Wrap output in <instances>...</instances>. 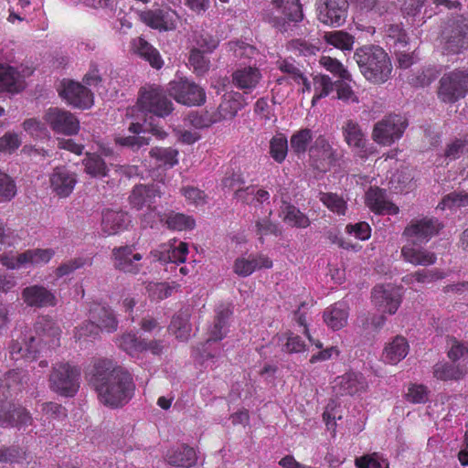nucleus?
I'll return each mask as SVG.
<instances>
[{
	"label": "nucleus",
	"mask_w": 468,
	"mask_h": 468,
	"mask_svg": "<svg viewBox=\"0 0 468 468\" xmlns=\"http://www.w3.org/2000/svg\"><path fill=\"white\" fill-rule=\"evenodd\" d=\"M89 382L99 401L111 409L122 408L132 399L135 391L132 374L107 358L94 362Z\"/></svg>",
	"instance_id": "f257e3e1"
},
{
	"label": "nucleus",
	"mask_w": 468,
	"mask_h": 468,
	"mask_svg": "<svg viewBox=\"0 0 468 468\" xmlns=\"http://www.w3.org/2000/svg\"><path fill=\"white\" fill-rule=\"evenodd\" d=\"M12 336L9 353L14 360H34L47 356L60 345V329L48 316L38 317L32 329L16 330Z\"/></svg>",
	"instance_id": "f03ea898"
},
{
	"label": "nucleus",
	"mask_w": 468,
	"mask_h": 468,
	"mask_svg": "<svg viewBox=\"0 0 468 468\" xmlns=\"http://www.w3.org/2000/svg\"><path fill=\"white\" fill-rule=\"evenodd\" d=\"M22 373L8 371L0 378V427L22 429L32 424L29 411L14 401L15 395L21 390Z\"/></svg>",
	"instance_id": "7ed1b4c3"
},
{
	"label": "nucleus",
	"mask_w": 468,
	"mask_h": 468,
	"mask_svg": "<svg viewBox=\"0 0 468 468\" xmlns=\"http://www.w3.org/2000/svg\"><path fill=\"white\" fill-rule=\"evenodd\" d=\"M359 71L373 84H382L391 78L392 63L388 53L379 46L365 45L354 53Z\"/></svg>",
	"instance_id": "20e7f679"
},
{
	"label": "nucleus",
	"mask_w": 468,
	"mask_h": 468,
	"mask_svg": "<svg viewBox=\"0 0 468 468\" xmlns=\"http://www.w3.org/2000/svg\"><path fill=\"white\" fill-rule=\"evenodd\" d=\"M265 19L282 33H286L303 18L300 0H272L265 10Z\"/></svg>",
	"instance_id": "39448f33"
},
{
	"label": "nucleus",
	"mask_w": 468,
	"mask_h": 468,
	"mask_svg": "<svg viewBox=\"0 0 468 468\" xmlns=\"http://www.w3.org/2000/svg\"><path fill=\"white\" fill-rule=\"evenodd\" d=\"M443 49L452 55L462 54L468 50V16H451L441 29Z\"/></svg>",
	"instance_id": "423d86ee"
},
{
	"label": "nucleus",
	"mask_w": 468,
	"mask_h": 468,
	"mask_svg": "<svg viewBox=\"0 0 468 468\" xmlns=\"http://www.w3.org/2000/svg\"><path fill=\"white\" fill-rule=\"evenodd\" d=\"M80 368L69 362H58L53 365L48 378V385L52 391L71 398L80 388Z\"/></svg>",
	"instance_id": "0eeeda50"
},
{
	"label": "nucleus",
	"mask_w": 468,
	"mask_h": 468,
	"mask_svg": "<svg viewBox=\"0 0 468 468\" xmlns=\"http://www.w3.org/2000/svg\"><path fill=\"white\" fill-rule=\"evenodd\" d=\"M167 95L168 88L165 90L160 85H145L140 89L138 104L143 111L165 118L174 111V104Z\"/></svg>",
	"instance_id": "6e6552de"
},
{
	"label": "nucleus",
	"mask_w": 468,
	"mask_h": 468,
	"mask_svg": "<svg viewBox=\"0 0 468 468\" xmlns=\"http://www.w3.org/2000/svg\"><path fill=\"white\" fill-rule=\"evenodd\" d=\"M468 93V70L454 69L443 74L439 81L438 98L444 103H454Z\"/></svg>",
	"instance_id": "1a4fd4ad"
},
{
	"label": "nucleus",
	"mask_w": 468,
	"mask_h": 468,
	"mask_svg": "<svg viewBox=\"0 0 468 468\" xmlns=\"http://www.w3.org/2000/svg\"><path fill=\"white\" fill-rule=\"evenodd\" d=\"M164 184L161 182L136 185L131 191L128 197L129 203L133 208L141 210L144 207L149 209V213L143 216V220H147V218H152L155 212V206L157 199H159L163 192Z\"/></svg>",
	"instance_id": "9d476101"
},
{
	"label": "nucleus",
	"mask_w": 468,
	"mask_h": 468,
	"mask_svg": "<svg viewBox=\"0 0 468 468\" xmlns=\"http://www.w3.org/2000/svg\"><path fill=\"white\" fill-rule=\"evenodd\" d=\"M407 126L405 117L399 114H389L375 123L372 139L378 144L391 145L402 136Z\"/></svg>",
	"instance_id": "9b49d317"
},
{
	"label": "nucleus",
	"mask_w": 468,
	"mask_h": 468,
	"mask_svg": "<svg viewBox=\"0 0 468 468\" xmlns=\"http://www.w3.org/2000/svg\"><path fill=\"white\" fill-rule=\"evenodd\" d=\"M347 0H316L315 11L318 21L330 27H342L348 16Z\"/></svg>",
	"instance_id": "f8f14e48"
},
{
	"label": "nucleus",
	"mask_w": 468,
	"mask_h": 468,
	"mask_svg": "<svg viewBox=\"0 0 468 468\" xmlns=\"http://www.w3.org/2000/svg\"><path fill=\"white\" fill-rule=\"evenodd\" d=\"M168 94L178 103L186 106H200L206 101L202 87L187 79H179L168 83Z\"/></svg>",
	"instance_id": "ddd939ff"
},
{
	"label": "nucleus",
	"mask_w": 468,
	"mask_h": 468,
	"mask_svg": "<svg viewBox=\"0 0 468 468\" xmlns=\"http://www.w3.org/2000/svg\"><path fill=\"white\" fill-rule=\"evenodd\" d=\"M444 228L435 217L412 218L403 231V235L411 239L413 245L427 243L432 237L438 235Z\"/></svg>",
	"instance_id": "4468645a"
},
{
	"label": "nucleus",
	"mask_w": 468,
	"mask_h": 468,
	"mask_svg": "<svg viewBox=\"0 0 468 468\" xmlns=\"http://www.w3.org/2000/svg\"><path fill=\"white\" fill-rule=\"evenodd\" d=\"M142 259V254L135 251L133 245L114 247L112 250L114 269L124 273L138 274L143 268Z\"/></svg>",
	"instance_id": "2eb2a0df"
},
{
	"label": "nucleus",
	"mask_w": 468,
	"mask_h": 468,
	"mask_svg": "<svg viewBox=\"0 0 468 468\" xmlns=\"http://www.w3.org/2000/svg\"><path fill=\"white\" fill-rule=\"evenodd\" d=\"M44 120L56 133L73 135L80 130V122L75 115L57 107L47 110Z\"/></svg>",
	"instance_id": "dca6fc26"
},
{
	"label": "nucleus",
	"mask_w": 468,
	"mask_h": 468,
	"mask_svg": "<svg viewBox=\"0 0 468 468\" xmlns=\"http://www.w3.org/2000/svg\"><path fill=\"white\" fill-rule=\"evenodd\" d=\"M371 294L378 309L389 314H394L401 303L400 289L390 283L375 286Z\"/></svg>",
	"instance_id": "f3484780"
},
{
	"label": "nucleus",
	"mask_w": 468,
	"mask_h": 468,
	"mask_svg": "<svg viewBox=\"0 0 468 468\" xmlns=\"http://www.w3.org/2000/svg\"><path fill=\"white\" fill-rule=\"evenodd\" d=\"M77 182V174L65 165L56 166L49 175L50 188L56 196L61 198L71 195Z\"/></svg>",
	"instance_id": "a211bd4d"
},
{
	"label": "nucleus",
	"mask_w": 468,
	"mask_h": 468,
	"mask_svg": "<svg viewBox=\"0 0 468 468\" xmlns=\"http://www.w3.org/2000/svg\"><path fill=\"white\" fill-rule=\"evenodd\" d=\"M140 20L151 28L159 31H172L176 28L179 18L177 13L171 9H151L139 14Z\"/></svg>",
	"instance_id": "6ab92c4d"
},
{
	"label": "nucleus",
	"mask_w": 468,
	"mask_h": 468,
	"mask_svg": "<svg viewBox=\"0 0 468 468\" xmlns=\"http://www.w3.org/2000/svg\"><path fill=\"white\" fill-rule=\"evenodd\" d=\"M215 312L216 314L214 321L208 330V337L205 344L206 348H207L212 342H218L222 340L229 331V321L232 314V311L229 306L221 304L217 307ZM203 356L206 358H213L216 355L207 352V349H204Z\"/></svg>",
	"instance_id": "aec40b11"
},
{
	"label": "nucleus",
	"mask_w": 468,
	"mask_h": 468,
	"mask_svg": "<svg viewBox=\"0 0 468 468\" xmlns=\"http://www.w3.org/2000/svg\"><path fill=\"white\" fill-rule=\"evenodd\" d=\"M271 267L272 261L270 258L261 253H251L248 256L238 257L234 261L233 271L238 276L248 277L257 270Z\"/></svg>",
	"instance_id": "412c9836"
},
{
	"label": "nucleus",
	"mask_w": 468,
	"mask_h": 468,
	"mask_svg": "<svg viewBox=\"0 0 468 468\" xmlns=\"http://www.w3.org/2000/svg\"><path fill=\"white\" fill-rule=\"evenodd\" d=\"M60 96L78 108H90L93 103L91 91L79 82L69 81L61 90Z\"/></svg>",
	"instance_id": "4be33fe9"
},
{
	"label": "nucleus",
	"mask_w": 468,
	"mask_h": 468,
	"mask_svg": "<svg viewBox=\"0 0 468 468\" xmlns=\"http://www.w3.org/2000/svg\"><path fill=\"white\" fill-rule=\"evenodd\" d=\"M21 297L30 307L43 308L56 305L57 300L53 292L41 285H31L23 289Z\"/></svg>",
	"instance_id": "5701e85b"
},
{
	"label": "nucleus",
	"mask_w": 468,
	"mask_h": 468,
	"mask_svg": "<svg viewBox=\"0 0 468 468\" xmlns=\"http://www.w3.org/2000/svg\"><path fill=\"white\" fill-rule=\"evenodd\" d=\"M366 388V381L362 374L348 372L335 379L333 389L336 396H354Z\"/></svg>",
	"instance_id": "b1692460"
},
{
	"label": "nucleus",
	"mask_w": 468,
	"mask_h": 468,
	"mask_svg": "<svg viewBox=\"0 0 468 468\" xmlns=\"http://www.w3.org/2000/svg\"><path fill=\"white\" fill-rule=\"evenodd\" d=\"M367 205L377 214L396 215L399 207L387 199L386 191L378 187H370L367 192Z\"/></svg>",
	"instance_id": "393cba45"
},
{
	"label": "nucleus",
	"mask_w": 468,
	"mask_h": 468,
	"mask_svg": "<svg viewBox=\"0 0 468 468\" xmlns=\"http://www.w3.org/2000/svg\"><path fill=\"white\" fill-rule=\"evenodd\" d=\"M310 157L322 165H333L337 161V154L324 135L316 137L309 149Z\"/></svg>",
	"instance_id": "a878e982"
},
{
	"label": "nucleus",
	"mask_w": 468,
	"mask_h": 468,
	"mask_svg": "<svg viewBox=\"0 0 468 468\" xmlns=\"http://www.w3.org/2000/svg\"><path fill=\"white\" fill-rule=\"evenodd\" d=\"M130 223V216L125 211L106 209L102 212V230L108 235H114L123 231Z\"/></svg>",
	"instance_id": "bb28decb"
},
{
	"label": "nucleus",
	"mask_w": 468,
	"mask_h": 468,
	"mask_svg": "<svg viewBox=\"0 0 468 468\" xmlns=\"http://www.w3.org/2000/svg\"><path fill=\"white\" fill-rule=\"evenodd\" d=\"M133 52L147 61L154 69H160L164 60L159 51L144 37H138L131 41Z\"/></svg>",
	"instance_id": "cd10ccee"
},
{
	"label": "nucleus",
	"mask_w": 468,
	"mask_h": 468,
	"mask_svg": "<svg viewBox=\"0 0 468 468\" xmlns=\"http://www.w3.org/2000/svg\"><path fill=\"white\" fill-rule=\"evenodd\" d=\"M349 306L347 303L340 301L327 307L324 311L323 318L328 327L336 331L347 324Z\"/></svg>",
	"instance_id": "c85d7f7f"
},
{
	"label": "nucleus",
	"mask_w": 468,
	"mask_h": 468,
	"mask_svg": "<svg viewBox=\"0 0 468 468\" xmlns=\"http://www.w3.org/2000/svg\"><path fill=\"white\" fill-rule=\"evenodd\" d=\"M231 78L234 86L248 92L256 88L261 79V73L255 67H243L234 70Z\"/></svg>",
	"instance_id": "c756f323"
},
{
	"label": "nucleus",
	"mask_w": 468,
	"mask_h": 468,
	"mask_svg": "<svg viewBox=\"0 0 468 468\" xmlns=\"http://www.w3.org/2000/svg\"><path fill=\"white\" fill-rule=\"evenodd\" d=\"M166 461L172 466L191 468L197 464V456L194 448L183 444L168 451Z\"/></svg>",
	"instance_id": "7c9ffc66"
},
{
	"label": "nucleus",
	"mask_w": 468,
	"mask_h": 468,
	"mask_svg": "<svg viewBox=\"0 0 468 468\" xmlns=\"http://www.w3.org/2000/svg\"><path fill=\"white\" fill-rule=\"evenodd\" d=\"M90 317L93 323L98 324L101 330L108 333L117 330L118 321L113 311L108 306L93 304L90 309Z\"/></svg>",
	"instance_id": "2f4dec72"
},
{
	"label": "nucleus",
	"mask_w": 468,
	"mask_h": 468,
	"mask_svg": "<svg viewBox=\"0 0 468 468\" xmlns=\"http://www.w3.org/2000/svg\"><path fill=\"white\" fill-rule=\"evenodd\" d=\"M342 134L345 142L350 147L364 150L367 144L366 133L362 130L360 124L352 119L344 122L342 128Z\"/></svg>",
	"instance_id": "473e14b6"
},
{
	"label": "nucleus",
	"mask_w": 468,
	"mask_h": 468,
	"mask_svg": "<svg viewBox=\"0 0 468 468\" xmlns=\"http://www.w3.org/2000/svg\"><path fill=\"white\" fill-rule=\"evenodd\" d=\"M245 104L242 94L239 92L225 94L223 101L216 111V114L219 122L222 120H231Z\"/></svg>",
	"instance_id": "72a5a7b5"
},
{
	"label": "nucleus",
	"mask_w": 468,
	"mask_h": 468,
	"mask_svg": "<svg viewBox=\"0 0 468 468\" xmlns=\"http://www.w3.org/2000/svg\"><path fill=\"white\" fill-rule=\"evenodd\" d=\"M24 89L20 73L11 66L0 64V91L19 92Z\"/></svg>",
	"instance_id": "f704fd0d"
},
{
	"label": "nucleus",
	"mask_w": 468,
	"mask_h": 468,
	"mask_svg": "<svg viewBox=\"0 0 468 468\" xmlns=\"http://www.w3.org/2000/svg\"><path fill=\"white\" fill-rule=\"evenodd\" d=\"M401 256L405 261L413 265L430 266L437 261L435 253L425 249H416L413 243L402 247Z\"/></svg>",
	"instance_id": "c9c22d12"
},
{
	"label": "nucleus",
	"mask_w": 468,
	"mask_h": 468,
	"mask_svg": "<svg viewBox=\"0 0 468 468\" xmlns=\"http://www.w3.org/2000/svg\"><path fill=\"white\" fill-rule=\"evenodd\" d=\"M409 352V344L403 336L397 335L389 342L382 354L383 361L396 365L401 361Z\"/></svg>",
	"instance_id": "e433bc0d"
},
{
	"label": "nucleus",
	"mask_w": 468,
	"mask_h": 468,
	"mask_svg": "<svg viewBox=\"0 0 468 468\" xmlns=\"http://www.w3.org/2000/svg\"><path fill=\"white\" fill-rule=\"evenodd\" d=\"M190 313L187 309L180 310L172 317L169 331L181 341H186L191 333Z\"/></svg>",
	"instance_id": "4c0bfd02"
},
{
	"label": "nucleus",
	"mask_w": 468,
	"mask_h": 468,
	"mask_svg": "<svg viewBox=\"0 0 468 468\" xmlns=\"http://www.w3.org/2000/svg\"><path fill=\"white\" fill-rule=\"evenodd\" d=\"M281 211L283 221L292 227L305 229L311 224L309 218L291 203L283 202Z\"/></svg>",
	"instance_id": "58836bf2"
},
{
	"label": "nucleus",
	"mask_w": 468,
	"mask_h": 468,
	"mask_svg": "<svg viewBox=\"0 0 468 468\" xmlns=\"http://www.w3.org/2000/svg\"><path fill=\"white\" fill-rule=\"evenodd\" d=\"M465 374V370L460 365L452 363H437L433 367V375L437 379L447 380H459Z\"/></svg>",
	"instance_id": "ea45409f"
},
{
	"label": "nucleus",
	"mask_w": 468,
	"mask_h": 468,
	"mask_svg": "<svg viewBox=\"0 0 468 468\" xmlns=\"http://www.w3.org/2000/svg\"><path fill=\"white\" fill-rule=\"evenodd\" d=\"M82 164L85 172L92 177L108 176L109 167L104 159L96 154H88L83 159Z\"/></svg>",
	"instance_id": "a19ab883"
},
{
	"label": "nucleus",
	"mask_w": 468,
	"mask_h": 468,
	"mask_svg": "<svg viewBox=\"0 0 468 468\" xmlns=\"http://www.w3.org/2000/svg\"><path fill=\"white\" fill-rule=\"evenodd\" d=\"M384 37L389 46H393L394 49L401 47L407 48L409 37L399 24H388L385 26Z\"/></svg>",
	"instance_id": "79ce46f5"
},
{
	"label": "nucleus",
	"mask_w": 468,
	"mask_h": 468,
	"mask_svg": "<svg viewBox=\"0 0 468 468\" xmlns=\"http://www.w3.org/2000/svg\"><path fill=\"white\" fill-rule=\"evenodd\" d=\"M324 39L329 45L342 50H351L354 45V37L346 31L326 32Z\"/></svg>",
	"instance_id": "37998d69"
},
{
	"label": "nucleus",
	"mask_w": 468,
	"mask_h": 468,
	"mask_svg": "<svg viewBox=\"0 0 468 468\" xmlns=\"http://www.w3.org/2000/svg\"><path fill=\"white\" fill-rule=\"evenodd\" d=\"M314 95L312 99V104L314 105L317 101L328 96L335 90V81L327 75H316L314 77Z\"/></svg>",
	"instance_id": "c03bdc74"
},
{
	"label": "nucleus",
	"mask_w": 468,
	"mask_h": 468,
	"mask_svg": "<svg viewBox=\"0 0 468 468\" xmlns=\"http://www.w3.org/2000/svg\"><path fill=\"white\" fill-rule=\"evenodd\" d=\"M54 255L55 251L52 249H34L20 253V260L26 261L27 264H45L48 263Z\"/></svg>",
	"instance_id": "a18cd8bd"
},
{
	"label": "nucleus",
	"mask_w": 468,
	"mask_h": 468,
	"mask_svg": "<svg viewBox=\"0 0 468 468\" xmlns=\"http://www.w3.org/2000/svg\"><path fill=\"white\" fill-rule=\"evenodd\" d=\"M149 154L159 162V165L173 167L178 163V151L172 147H154Z\"/></svg>",
	"instance_id": "49530a36"
},
{
	"label": "nucleus",
	"mask_w": 468,
	"mask_h": 468,
	"mask_svg": "<svg viewBox=\"0 0 468 468\" xmlns=\"http://www.w3.org/2000/svg\"><path fill=\"white\" fill-rule=\"evenodd\" d=\"M414 171L409 167L398 170L391 177L390 183L399 191H408L414 187Z\"/></svg>",
	"instance_id": "de8ad7c7"
},
{
	"label": "nucleus",
	"mask_w": 468,
	"mask_h": 468,
	"mask_svg": "<svg viewBox=\"0 0 468 468\" xmlns=\"http://www.w3.org/2000/svg\"><path fill=\"white\" fill-rule=\"evenodd\" d=\"M188 62L197 76H204L210 68L209 58L205 57L204 51L198 48H193L190 50Z\"/></svg>",
	"instance_id": "09e8293b"
},
{
	"label": "nucleus",
	"mask_w": 468,
	"mask_h": 468,
	"mask_svg": "<svg viewBox=\"0 0 468 468\" xmlns=\"http://www.w3.org/2000/svg\"><path fill=\"white\" fill-rule=\"evenodd\" d=\"M144 339L137 336L135 334L127 333L119 339V346L127 354L134 356L138 353L145 351Z\"/></svg>",
	"instance_id": "8fccbe9b"
},
{
	"label": "nucleus",
	"mask_w": 468,
	"mask_h": 468,
	"mask_svg": "<svg viewBox=\"0 0 468 468\" xmlns=\"http://www.w3.org/2000/svg\"><path fill=\"white\" fill-rule=\"evenodd\" d=\"M165 224L169 229L178 231L192 229L196 225L193 218L176 212L165 216Z\"/></svg>",
	"instance_id": "3c124183"
},
{
	"label": "nucleus",
	"mask_w": 468,
	"mask_h": 468,
	"mask_svg": "<svg viewBox=\"0 0 468 468\" xmlns=\"http://www.w3.org/2000/svg\"><path fill=\"white\" fill-rule=\"evenodd\" d=\"M386 317L383 314H372L370 313H363L357 316L356 324L363 332L378 331L385 324Z\"/></svg>",
	"instance_id": "603ef678"
},
{
	"label": "nucleus",
	"mask_w": 468,
	"mask_h": 468,
	"mask_svg": "<svg viewBox=\"0 0 468 468\" xmlns=\"http://www.w3.org/2000/svg\"><path fill=\"white\" fill-rule=\"evenodd\" d=\"M128 130L130 133H133V135L136 136H141V133L147 131L159 139H164L167 135V133L162 128L153 123V117H150L149 121L145 119L144 124L140 123L139 122H131Z\"/></svg>",
	"instance_id": "864d4df0"
},
{
	"label": "nucleus",
	"mask_w": 468,
	"mask_h": 468,
	"mask_svg": "<svg viewBox=\"0 0 468 468\" xmlns=\"http://www.w3.org/2000/svg\"><path fill=\"white\" fill-rule=\"evenodd\" d=\"M312 139V131L308 128L302 129L292 135L291 148L297 154H304Z\"/></svg>",
	"instance_id": "5fc2aeb1"
},
{
	"label": "nucleus",
	"mask_w": 468,
	"mask_h": 468,
	"mask_svg": "<svg viewBox=\"0 0 468 468\" xmlns=\"http://www.w3.org/2000/svg\"><path fill=\"white\" fill-rule=\"evenodd\" d=\"M438 70L433 67L424 68L418 70L410 78V83L414 87H427L438 77Z\"/></svg>",
	"instance_id": "6e6d98bb"
},
{
	"label": "nucleus",
	"mask_w": 468,
	"mask_h": 468,
	"mask_svg": "<svg viewBox=\"0 0 468 468\" xmlns=\"http://www.w3.org/2000/svg\"><path fill=\"white\" fill-rule=\"evenodd\" d=\"M27 459L26 451L18 445H1L0 463H15Z\"/></svg>",
	"instance_id": "4d7b16f0"
},
{
	"label": "nucleus",
	"mask_w": 468,
	"mask_h": 468,
	"mask_svg": "<svg viewBox=\"0 0 468 468\" xmlns=\"http://www.w3.org/2000/svg\"><path fill=\"white\" fill-rule=\"evenodd\" d=\"M17 188L15 180L6 173L0 170V203L11 201L16 195Z\"/></svg>",
	"instance_id": "13d9d810"
},
{
	"label": "nucleus",
	"mask_w": 468,
	"mask_h": 468,
	"mask_svg": "<svg viewBox=\"0 0 468 468\" xmlns=\"http://www.w3.org/2000/svg\"><path fill=\"white\" fill-rule=\"evenodd\" d=\"M188 119L190 123L197 129H203L211 126L213 123L219 122L216 112H193L189 113Z\"/></svg>",
	"instance_id": "bf43d9fd"
},
{
	"label": "nucleus",
	"mask_w": 468,
	"mask_h": 468,
	"mask_svg": "<svg viewBox=\"0 0 468 468\" xmlns=\"http://www.w3.org/2000/svg\"><path fill=\"white\" fill-rule=\"evenodd\" d=\"M271 213L272 212L271 210L269 212L268 217L260 218V219L256 220V222H255L256 234L258 236H260L259 239L261 243L263 242V238H262L263 236L270 235V234L274 235V236H279L282 233L279 226L270 219V216L271 215Z\"/></svg>",
	"instance_id": "052dcab7"
},
{
	"label": "nucleus",
	"mask_w": 468,
	"mask_h": 468,
	"mask_svg": "<svg viewBox=\"0 0 468 468\" xmlns=\"http://www.w3.org/2000/svg\"><path fill=\"white\" fill-rule=\"evenodd\" d=\"M288 141L285 136L278 135L273 137L270 143V154L278 163H282L287 154Z\"/></svg>",
	"instance_id": "680f3d73"
},
{
	"label": "nucleus",
	"mask_w": 468,
	"mask_h": 468,
	"mask_svg": "<svg viewBox=\"0 0 468 468\" xmlns=\"http://www.w3.org/2000/svg\"><path fill=\"white\" fill-rule=\"evenodd\" d=\"M115 143L119 146L130 149L133 152H136L143 146L148 145L150 143V138L136 135L118 136L115 138Z\"/></svg>",
	"instance_id": "e2e57ef3"
},
{
	"label": "nucleus",
	"mask_w": 468,
	"mask_h": 468,
	"mask_svg": "<svg viewBox=\"0 0 468 468\" xmlns=\"http://www.w3.org/2000/svg\"><path fill=\"white\" fill-rule=\"evenodd\" d=\"M22 127L32 137L40 139L48 137L49 133L46 124L36 118L25 120Z\"/></svg>",
	"instance_id": "0e129e2a"
},
{
	"label": "nucleus",
	"mask_w": 468,
	"mask_h": 468,
	"mask_svg": "<svg viewBox=\"0 0 468 468\" xmlns=\"http://www.w3.org/2000/svg\"><path fill=\"white\" fill-rule=\"evenodd\" d=\"M445 277L444 273L439 270H420L407 276L410 282L416 281L420 283H430Z\"/></svg>",
	"instance_id": "69168bd1"
},
{
	"label": "nucleus",
	"mask_w": 468,
	"mask_h": 468,
	"mask_svg": "<svg viewBox=\"0 0 468 468\" xmlns=\"http://www.w3.org/2000/svg\"><path fill=\"white\" fill-rule=\"evenodd\" d=\"M195 42L198 48H203L204 52L207 53H212L219 45V39L205 30L196 35Z\"/></svg>",
	"instance_id": "338daca9"
},
{
	"label": "nucleus",
	"mask_w": 468,
	"mask_h": 468,
	"mask_svg": "<svg viewBox=\"0 0 468 468\" xmlns=\"http://www.w3.org/2000/svg\"><path fill=\"white\" fill-rule=\"evenodd\" d=\"M21 144L22 140L18 133L6 132L0 137V152L11 154L20 147Z\"/></svg>",
	"instance_id": "774afa93"
}]
</instances>
